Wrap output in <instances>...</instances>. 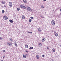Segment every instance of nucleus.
<instances>
[{
    "mask_svg": "<svg viewBox=\"0 0 61 61\" xmlns=\"http://www.w3.org/2000/svg\"><path fill=\"white\" fill-rule=\"evenodd\" d=\"M2 39H3V38L1 37H0V40Z\"/></svg>",
    "mask_w": 61,
    "mask_h": 61,
    "instance_id": "obj_29",
    "label": "nucleus"
},
{
    "mask_svg": "<svg viewBox=\"0 0 61 61\" xmlns=\"http://www.w3.org/2000/svg\"><path fill=\"white\" fill-rule=\"evenodd\" d=\"M3 18L4 19L6 20H7V19H8V18L5 15L4 16H3Z\"/></svg>",
    "mask_w": 61,
    "mask_h": 61,
    "instance_id": "obj_3",
    "label": "nucleus"
},
{
    "mask_svg": "<svg viewBox=\"0 0 61 61\" xmlns=\"http://www.w3.org/2000/svg\"><path fill=\"white\" fill-rule=\"evenodd\" d=\"M41 8H44V6H41Z\"/></svg>",
    "mask_w": 61,
    "mask_h": 61,
    "instance_id": "obj_26",
    "label": "nucleus"
},
{
    "mask_svg": "<svg viewBox=\"0 0 61 61\" xmlns=\"http://www.w3.org/2000/svg\"><path fill=\"white\" fill-rule=\"evenodd\" d=\"M22 18L23 19H25V16L24 15H22Z\"/></svg>",
    "mask_w": 61,
    "mask_h": 61,
    "instance_id": "obj_6",
    "label": "nucleus"
},
{
    "mask_svg": "<svg viewBox=\"0 0 61 61\" xmlns=\"http://www.w3.org/2000/svg\"><path fill=\"white\" fill-rule=\"evenodd\" d=\"M24 8V9H25V8H26V7L24 6H23V8Z\"/></svg>",
    "mask_w": 61,
    "mask_h": 61,
    "instance_id": "obj_19",
    "label": "nucleus"
},
{
    "mask_svg": "<svg viewBox=\"0 0 61 61\" xmlns=\"http://www.w3.org/2000/svg\"><path fill=\"white\" fill-rule=\"evenodd\" d=\"M15 45L16 47L17 46V44L16 43H15Z\"/></svg>",
    "mask_w": 61,
    "mask_h": 61,
    "instance_id": "obj_24",
    "label": "nucleus"
},
{
    "mask_svg": "<svg viewBox=\"0 0 61 61\" xmlns=\"http://www.w3.org/2000/svg\"><path fill=\"white\" fill-rule=\"evenodd\" d=\"M23 58H26V56L25 55H23Z\"/></svg>",
    "mask_w": 61,
    "mask_h": 61,
    "instance_id": "obj_10",
    "label": "nucleus"
},
{
    "mask_svg": "<svg viewBox=\"0 0 61 61\" xmlns=\"http://www.w3.org/2000/svg\"><path fill=\"white\" fill-rule=\"evenodd\" d=\"M47 49H49V47H47Z\"/></svg>",
    "mask_w": 61,
    "mask_h": 61,
    "instance_id": "obj_37",
    "label": "nucleus"
},
{
    "mask_svg": "<svg viewBox=\"0 0 61 61\" xmlns=\"http://www.w3.org/2000/svg\"><path fill=\"white\" fill-rule=\"evenodd\" d=\"M8 45H9V46H12L11 43L10 42L8 44Z\"/></svg>",
    "mask_w": 61,
    "mask_h": 61,
    "instance_id": "obj_9",
    "label": "nucleus"
},
{
    "mask_svg": "<svg viewBox=\"0 0 61 61\" xmlns=\"http://www.w3.org/2000/svg\"><path fill=\"white\" fill-rule=\"evenodd\" d=\"M29 21L30 22H31V21H32V20H31V19H29Z\"/></svg>",
    "mask_w": 61,
    "mask_h": 61,
    "instance_id": "obj_25",
    "label": "nucleus"
},
{
    "mask_svg": "<svg viewBox=\"0 0 61 61\" xmlns=\"http://www.w3.org/2000/svg\"><path fill=\"white\" fill-rule=\"evenodd\" d=\"M53 11H54V10H53Z\"/></svg>",
    "mask_w": 61,
    "mask_h": 61,
    "instance_id": "obj_41",
    "label": "nucleus"
},
{
    "mask_svg": "<svg viewBox=\"0 0 61 61\" xmlns=\"http://www.w3.org/2000/svg\"><path fill=\"white\" fill-rule=\"evenodd\" d=\"M9 21L10 23H13V21L12 20H10Z\"/></svg>",
    "mask_w": 61,
    "mask_h": 61,
    "instance_id": "obj_8",
    "label": "nucleus"
},
{
    "mask_svg": "<svg viewBox=\"0 0 61 61\" xmlns=\"http://www.w3.org/2000/svg\"><path fill=\"white\" fill-rule=\"evenodd\" d=\"M1 61H4L3 60H1Z\"/></svg>",
    "mask_w": 61,
    "mask_h": 61,
    "instance_id": "obj_39",
    "label": "nucleus"
},
{
    "mask_svg": "<svg viewBox=\"0 0 61 61\" xmlns=\"http://www.w3.org/2000/svg\"><path fill=\"white\" fill-rule=\"evenodd\" d=\"M54 33L56 36H58V34L56 32H54Z\"/></svg>",
    "mask_w": 61,
    "mask_h": 61,
    "instance_id": "obj_5",
    "label": "nucleus"
},
{
    "mask_svg": "<svg viewBox=\"0 0 61 61\" xmlns=\"http://www.w3.org/2000/svg\"><path fill=\"white\" fill-rule=\"evenodd\" d=\"M60 46H61V45H60Z\"/></svg>",
    "mask_w": 61,
    "mask_h": 61,
    "instance_id": "obj_43",
    "label": "nucleus"
},
{
    "mask_svg": "<svg viewBox=\"0 0 61 61\" xmlns=\"http://www.w3.org/2000/svg\"><path fill=\"white\" fill-rule=\"evenodd\" d=\"M25 52H26V53H28V51H25Z\"/></svg>",
    "mask_w": 61,
    "mask_h": 61,
    "instance_id": "obj_28",
    "label": "nucleus"
},
{
    "mask_svg": "<svg viewBox=\"0 0 61 61\" xmlns=\"http://www.w3.org/2000/svg\"><path fill=\"white\" fill-rule=\"evenodd\" d=\"M17 11H19L20 10V8H17Z\"/></svg>",
    "mask_w": 61,
    "mask_h": 61,
    "instance_id": "obj_22",
    "label": "nucleus"
},
{
    "mask_svg": "<svg viewBox=\"0 0 61 61\" xmlns=\"http://www.w3.org/2000/svg\"><path fill=\"white\" fill-rule=\"evenodd\" d=\"M30 18L31 19H33L34 18V17H31Z\"/></svg>",
    "mask_w": 61,
    "mask_h": 61,
    "instance_id": "obj_27",
    "label": "nucleus"
},
{
    "mask_svg": "<svg viewBox=\"0 0 61 61\" xmlns=\"http://www.w3.org/2000/svg\"><path fill=\"white\" fill-rule=\"evenodd\" d=\"M27 9L28 11H32L31 8L29 7H27Z\"/></svg>",
    "mask_w": 61,
    "mask_h": 61,
    "instance_id": "obj_2",
    "label": "nucleus"
},
{
    "mask_svg": "<svg viewBox=\"0 0 61 61\" xmlns=\"http://www.w3.org/2000/svg\"><path fill=\"white\" fill-rule=\"evenodd\" d=\"M51 60H52V61H54L53 59H51Z\"/></svg>",
    "mask_w": 61,
    "mask_h": 61,
    "instance_id": "obj_32",
    "label": "nucleus"
},
{
    "mask_svg": "<svg viewBox=\"0 0 61 61\" xmlns=\"http://www.w3.org/2000/svg\"><path fill=\"white\" fill-rule=\"evenodd\" d=\"M43 1H46V0H43Z\"/></svg>",
    "mask_w": 61,
    "mask_h": 61,
    "instance_id": "obj_33",
    "label": "nucleus"
},
{
    "mask_svg": "<svg viewBox=\"0 0 61 61\" xmlns=\"http://www.w3.org/2000/svg\"><path fill=\"white\" fill-rule=\"evenodd\" d=\"M2 12L3 13H5V10H3L2 11Z\"/></svg>",
    "mask_w": 61,
    "mask_h": 61,
    "instance_id": "obj_23",
    "label": "nucleus"
},
{
    "mask_svg": "<svg viewBox=\"0 0 61 61\" xmlns=\"http://www.w3.org/2000/svg\"><path fill=\"white\" fill-rule=\"evenodd\" d=\"M30 33H31V34H32V32H30Z\"/></svg>",
    "mask_w": 61,
    "mask_h": 61,
    "instance_id": "obj_35",
    "label": "nucleus"
},
{
    "mask_svg": "<svg viewBox=\"0 0 61 61\" xmlns=\"http://www.w3.org/2000/svg\"><path fill=\"white\" fill-rule=\"evenodd\" d=\"M42 57H45V56H44V55H42Z\"/></svg>",
    "mask_w": 61,
    "mask_h": 61,
    "instance_id": "obj_31",
    "label": "nucleus"
},
{
    "mask_svg": "<svg viewBox=\"0 0 61 61\" xmlns=\"http://www.w3.org/2000/svg\"><path fill=\"white\" fill-rule=\"evenodd\" d=\"M9 5L10 7H12V3L11 2H10L9 3Z\"/></svg>",
    "mask_w": 61,
    "mask_h": 61,
    "instance_id": "obj_4",
    "label": "nucleus"
},
{
    "mask_svg": "<svg viewBox=\"0 0 61 61\" xmlns=\"http://www.w3.org/2000/svg\"><path fill=\"white\" fill-rule=\"evenodd\" d=\"M27 32H28V33H30V32H29L28 31Z\"/></svg>",
    "mask_w": 61,
    "mask_h": 61,
    "instance_id": "obj_34",
    "label": "nucleus"
},
{
    "mask_svg": "<svg viewBox=\"0 0 61 61\" xmlns=\"http://www.w3.org/2000/svg\"><path fill=\"white\" fill-rule=\"evenodd\" d=\"M4 7H6V6H5V5H4Z\"/></svg>",
    "mask_w": 61,
    "mask_h": 61,
    "instance_id": "obj_36",
    "label": "nucleus"
},
{
    "mask_svg": "<svg viewBox=\"0 0 61 61\" xmlns=\"http://www.w3.org/2000/svg\"><path fill=\"white\" fill-rule=\"evenodd\" d=\"M3 52H5V50H3Z\"/></svg>",
    "mask_w": 61,
    "mask_h": 61,
    "instance_id": "obj_30",
    "label": "nucleus"
},
{
    "mask_svg": "<svg viewBox=\"0 0 61 61\" xmlns=\"http://www.w3.org/2000/svg\"><path fill=\"white\" fill-rule=\"evenodd\" d=\"M38 31H39V32H41V30L40 29V28H39L38 29Z\"/></svg>",
    "mask_w": 61,
    "mask_h": 61,
    "instance_id": "obj_15",
    "label": "nucleus"
},
{
    "mask_svg": "<svg viewBox=\"0 0 61 61\" xmlns=\"http://www.w3.org/2000/svg\"><path fill=\"white\" fill-rule=\"evenodd\" d=\"M10 41H11V42H13V40L11 38H10Z\"/></svg>",
    "mask_w": 61,
    "mask_h": 61,
    "instance_id": "obj_12",
    "label": "nucleus"
},
{
    "mask_svg": "<svg viewBox=\"0 0 61 61\" xmlns=\"http://www.w3.org/2000/svg\"><path fill=\"white\" fill-rule=\"evenodd\" d=\"M51 23L52 25H55V22L54 20H52Z\"/></svg>",
    "mask_w": 61,
    "mask_h": 61,
    "instance_id": "obj_1",
    "label": "nucleus"
},
{
    "mask_svg": "<svg viewBox=\"0 0 61 61\" xmlns=\"http://www.w3.org/2000/svg\"><path fill=\"white\" fill-rule=\"evenodd\" d=\"M46 40V38H44L43 39H42V42H44V41H45Z\"/></svg>",
    "mask_w": 61,
    "mask_h": 61,
    "instance_id": "obj_7",
    "label": "nucleus"
},
{
    "mask_svg": "<svg viewBox=\"0 0 61 61\" xmlns=\"http://www.w3.org/2000/svg\"><path fill=\"white\" fill-rule=\"evenodd\" d=\"M39 46H42V44L41 43L39 44Z\"/></svg>",
    "mask_w": 61,
    "mask_h": 61,
    "instance_id": "obj_13",
    "label": "nucleus"
},
{
    "mask_svg": "<svg viewBox=\"0 0 61 61\" xmlns=\"http://www.w3.org/2000/svg\"><path fill=\"white\" fill-rule=\"evenodd\" d=\"M42 17H44L42 16Z\"/></svg>",
    "mask_w": 61,
    "mask_h": 61,
    "instance_id": "obj_42",
    "label": "nucleus"
},
{
    "mask_svg": "<svg viewBox=\"0 0 61 61\" xmlns=\"http://www.w3.org/2000/svg\"><path fill=\"white\" fill-rule=\"evenodd\" d=\"M33 48H33V47H31L29 49H33Z\"/></svg>",
    "mask_w": 61,
    "mask_h": 61,
    "instance_id": "obj_16",
    "label": "nucleus"
},
{
    "mask_svg": "<svg viewBox=\"0 0 61 61\" xmlns=\"http://www.w3.org/2000/svg\"><path fill=\"white\" fill-rule=\"evenodd\" d=\"M5 2H4L3 1H2V4H5Z\"/></svg>",
    "mask_w": 61,
    "mask_h": 61,
    "instance_id": "obj_18",
    "label": "nucleus"
},
{
    "mask_svg": "<svg viewBox=\"0 0 61 61\" xmlns=\"http://www.w3.org/2000/svg\"><path fill=\"white\" fill-rule=\"evenodd\" d=\"M28 45H25V48H28Z\"/></svg>",
    "mask_w": 61,
    "mask_h": 61,
    "instance_id": "obj_17",
    "label": "nucleus"
},
{
    "mask_svg": "<svg viewBox=\"0 0 61 61\" xmlns=\"http://www.w3.org/2000/svg\"><path fill=\"white\" fill-rule=\"evenodd\" d=\"M3 58H5V56H4L3 57Z\"/></svg>",
    "mask_w": 61,
    "mask_h": 61,
    "instance_id": "obj_38",
    "label": "nucleus"
},
{
    "mask_svg": "<svg viewBox=\"0 0 61 61\" xmlns=\"http://www.w3.org/2000/svg\"><path fill=\"white\" fill-rule=\"evenodd\" d=\"M60 11H61V9L60 10Z\"/></svg>",
    "mask_w": 61,
    "mask_h": 61,
    "instance_id": "obj_40",
    "label": "nucleus"
},
{
    "mask_svg": "<svg viewBox=\"0 0 61 61\" xmlns=\"http://www.w3.org/2000/svg\"><path fill=\"white\" fill-rule=\"evenodd\" d=\"M36 58L37 59H38L39 58V55H37L36 56Z\"/></svg>",
    "mask_w": 61,
    "mask_h": 61,
    "instance_id": "obj_14",
    "label": "nucleus"
},
{
    "mask_svg": "<svg viewBox=\"0 0 61 61\" xmlns=\"http://www.w3.org/2000/svg\"><path fill=\"white\" fill-rule=\"evenodd\" d=\"M20 7H21V8H23V6L22 5H20Z\"/></svg>",
    "mask_w": 61,
    "mask_h": 61,
    "instance_id": "obj_21",
    "label": "nucleus"
},
{
    "mask_svg": "<svg viewBox=\"0 0 61 61\" xmlns=\"http://www.w3.org/2000/svg\"><path fill=\"white\" fill-rule=\"evenodd\" d=\"M23 2L24 3H27L26 0H23Z\"/></svg>",
    "mask_w": 61,
    "mask_h": 61,
    "instance_id": "obj_11",
    "label": "nucleus"
},
{
    "mask_svg": "<svg viewBox=\"0 0 61 61\" xmlns=\"http://www.w3.org/2000/svg\"><path fill=\"white\" fill-rule=\"evenodd\" d=\"M52 50L53 51V52H55V50L54 49H52Z\"/></svg>",
    "mask_w": 61,
    "mask_h": 61,
    "instance_id": "obj_20",
    "label": "nucleus"
}]
</instances>
